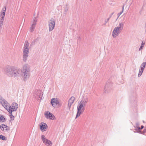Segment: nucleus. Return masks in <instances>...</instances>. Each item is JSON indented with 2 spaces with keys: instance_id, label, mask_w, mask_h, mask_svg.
I'll return each mask as SVG.
<instances>
[{
  "instance_id": "nucleus-1",
  "label": "nucleus",
  "mask_w": 146,
  "mask_h": 146,
  "mask_svg": "<svg viewBox=\"0 0 146 146\" xmlns=\"http://www.w3.org/2000/svg\"><path fill=\"white\" fill-rule=\"evenodd\" d=\"M7 74L10 77H17L21 75V70L14 67H8L5 71Z\"/></svg>"
},
{
  "instance_id": "nucleus-2",
  "label": "nucleus",
  "mask_w": 146,
  "mask_h": 146,
  "mask_svg": "<svg viewBox=\"0 0 146 146\" xmlns=\"http://www.w3.org/2000/svg\"><path fill=\"white\" fill-rule=\"evenodd\" d=\"M30 69L29 66L28 64H24L21 69L22 78L24 81H27L29 78Z\"/></svg>"
},
{
  "instance_id": "nucleus-3",
  "label": "nucleus",
  "mask_w": 146,
  "mask_h": 146,
  "mask_svg": "<svg viewBox=\"0 0 146 146\" xmlns=\"http://www.w3.org/2000/svg\"><path fill=\"white\" fill-rule=\"evenodd\" d=\"M29 44L27 40L25 41L23 47V60L24 62L27 61L29 56Z\"/></svg>"
},
{
  "instance_id": "nucleus-4",
  "label": "nucleus",
  "mask_w": 146,
  "mask_h": 146,
  "mask_svg": "<svg viewBox=\"0 0 146 146\" xmlns=\"http://www.w3.org/2000/svg\"><path fill=\"white\" fill-rule=\"evenodd\" d=\"M124 25V23H120L118 26L115 28L112 33V36L113 38L116 37L120 33L123 29Z\"/></svg>"
},
{
  "instance_id": "nucleus-5",
  "label": "nucleus",
  "mask_w": 146,
  "mask_h": 146,
  "mask_svg": "<svg viewBox=\"0 0 146 146\" xmlns=\"http://www.w3.org/2000/svg\"><path fill=\"white\" fill-rule=\"evenodd\" d=\"M8 109L7 110L9 113L12 112L13 111H16L17 110L18 107V104L15 102H13L10 106V104L9 105Z\"/></svg>"
},
{
  "instance_id": "nucleus-6",
  "label": "nucleus",
  "mask_w": 146,
  "mask_h": 146,
  "mask_svg": "<svg viewBox=\"0 0 146 146\" xmlns=\"http://www.w3.org/2000/svg\"><path fill=\"white\" fill-rule=\"evenodd\" d=\"M88 102V98L87 97L83 98L80 102L79 106L77 107L81 108L82 110H84L85 107Z\"/></svg>"
},
{
  "instance_id": "nucleus-7",
  "label": "nucleus",
  "mask_w": 146,
  "mask_h": 146,
  "mask_svg": "<svg viewBox=\"0 0 146 146\" xmlns=\"http://www.w3.org/2000/svg\"><path fill=\"white\" fill-rule=\"evenodd\" d=\"M0 103L4 108L7 110V109L8 108V107L9 106V104L5 99L1 96H0Z\"/></svg>"
},
{
  "instance_id": "nucleus-8",
  "label": "nucleus",
  "mask_w": 146,
  "mask_h": 146,
  "mask_svg": "<svg viewBox=\"0 0 146 146\" xmlns=\"http://www.w3.org/2000/svg\"><path fill=\"white\" fill-rule=\"evenodd\" d=\"M48 26L49 28V31L50 32L52 31L55 25V21L53 19H51L48 22Z\"/></svg>"
},
{
  "instance_id": "nucleus-9",
  "label": "nucleus",
  "mask_w": 146,
  "mask_h": 146,
  "mask_svg": "<svg viewBox=\"0 0 146 146\" xmlns=\"http://www.w3.org/2000/svg\"><path fill=\"white\" fill-rule=\"evenodd\" d=\"M42 140L45 144L47 146H49L52 145V143L50 141L47 139L44 135H42L41 137Z\"/></svg>"
},
{
  "instance_id": "nucleus-10",
  "label": "nucleus",
  "mask_w": 146,
  "mask_h": 146,
  "mask_svg": "<svg viewBox=\"0 0 146 146\" xmlns=\"http://www.w3.org/2000/svg\"><path fill=\"white\" fill-rule=\"evenodd\" d=\"M42 96L43 94L40 90H37L36 91L34 96L36 99L39 100V98L41 100L42 99Z\"/></svg>"
},
{
  "instance_id": "nucleus-11",
  "label": "nucleus",
  "mask_w": 146,
  "mask_h": 146,
  "mask_svg": "<svg viewBox=\"0 0 146 146\" xmlns=\"http://www.w3.org/2000/svg\"><path fill=\"white\" fill-rule=\"evenodd\" d=\"M110 84L109 82L106 83L104 88V92L105 93H107L110 92L111 90Z\"/></svg>"
},
{
  "instance_id": "nucleus-12",
  "label": "nucleus",
  "mask_w": 146,
  "mask_h": 146,
  "mask_svg": "<svg viewBox=\"0 0 146 146\" xmlns=\"http://www.w3.org/2000/svg\"><path fill=\"white\" fill-rule=\"evenodd\" d=\"M45 117L47 118L53 120L54 119V115L49 111H47L45 113Z\"/></svg>"
},
{
  "instance_id": "nucleus-13",
  "label": "nucleus",
  "mask_w": 146,
  "mask_h": 146,
  "mask_svg": "<svg viewBox=\"0 0 146 146\" xmlns=\"http://www.w3.org/2000/svg\"><path fill=\"white\" fill-rule=\"evenodd\" d=\"M40 129L42 131H44L46 130L47 125L46 124L43 122H41L40 125Z\"/></svg>"
},
{
  "instance_id": "nucleus-14",
  "label": "nucleus",
  "mask_w": 146,
  "mask_h": 146,
  "mask_svg": "<svg viewBox=\"0 0 146 146\" xmlns=\"http://www.w3.org/2000/svg\"><path fill=\"white\" fill-rule=\"evenodd\" d=\"M51 103L52 106L54 107H56V105L58 104H59V101L56 99L55 98H52L51 101Z\"/></svg>"
},
{
  "instance_id": "nucleus-15",
  "label": "nucleus",
  "mask_w": 146,
  "mask_h": 146,
  "mask_svg": "<svg viewBox=\"0 0 146 146\" xmlns=\"http://www.w3.org/2000/svg\"><path fill=\"white\" fill-rule=\"evenodd\" d=\"M75 98L74 96L72 97L69 100L68 105L69 108H70L72 105L73 104Z\"/></svg>"
},
{
  "instance_id": "nucleus-16",
  "label": "nucleus",
  "mask_w": 146,
  "mask_h": 146,
  "mask_svg": "<svg viewBox=\"0 0 146 146\" xmlns=\"http://www.w3.org/2000/svg\"><path fill=\"white\" fill-rule=\"evenodd\" d=\"M0 128L2 131H8L9 130V127L5 124H2L1 125Z\"/></svg>"
},
{
  "instance_id": "nucleus-17",
  "label": "nucleus",
  "mask_w": 146,
  "mask_h": 146,
  "mask_svg": "<svg viewBox=\"0 0 146 146\" xmlns=\"http://www.w3.org/2000/svg\"><path fill=\"white\" fill-rule=\"evenodd\" d=\"M78 111L76 115V118L79 116L84 111V110H82L81 108L77 107Z\"/></svg>"
},
{
  "instance_id": "nucleus-18",
  "label": "nucleus",
  "mask_w": 146,
  "mask_h": 146,
  "mask_svg": "<svg viewBox=\"0 0 146 146\" xmlns=\"http://www.w3.org/2000/svg\"><path fill=\"white\" fill-rule=\"evenodd\" d=\"M146 65V62H143L141 65L140 69L143 70H144V68L145 67Z\"/></svg>"
},
{
  "instance_id": "nucleus-19",
  "label": "nucleus",
  "mask_w": 146,
  "mask_h": 146,
  "mask_svg": "<svg viewBox=\"0 0 146 146\" xmlns=\"http://www.w3.org/2000/svg\"><path fill=\"white\" fill-rule=\"evenodd\" d=\"M36 25H35V24H32L31 25V26L30 28V31L31 32H33L34 30V29H35V27Z\"/></svg>"
},
{
  "instance_id": "nucleus-20",
  "label": "nucleus",
  "mask_w": 146,
  "mask_h": 146,
  "mask_svg": "<svg viewBox=\"0 0 146 146\" xmlns=\"http://www.w3.org/2000/svg\"><path fill=\"white\" fill-rule=\"evenodd\" d=\"M6 121L5 118H4V116L3 115H1V118L0 119V121L1 122H5Z\"/></svg>"
},
{
  "instance_id": "nucleus-21",
  "label": "nucleus",
  "mask_w": 146,
  "mask_h": 146,
  "mask_svg": "<svg viewBox=\"0 0 146 146\" xmlns=\"http://www.w3.org/2000/svg\"><path fill=\"white\" fill-rule=\"evenodd\" d=\"M12 113V112H11V113L10 112L9 113V116L11 120H13L14 119L15 117L13 115Z\"/></svg>"
},
{
  "instance_id": "nucleus-22",
  "label": "nucleus",
  "mask_w": 146,
  "mask_h": 146,
  "mask_svg": "<svg viewBox=\"0 0 146 146\" xmlns=\"http://www.w3.org/2000/svg\"><path fill=\"white\" fill-rule=\"evenodd\" d=\"M6 9V6H5L2 9L1 13H4L5 14Z\"/></svg>"
},
{
  "instance_id": "nucleus-23",
  "label": "nucleus",
  "mask_w": 146,
  "mask_h": 146,
  "mask_svg": "<svg viewBox=\"0 0 146 146\" xmlns=\"http://www.w3.org/2000/svg\"><path fill=\"white\" fill-rule=\"evenodd\" d=\"M144 127V126L143 125H141V128L139 127H138V128H136L135 130L137 132H138L140 131V129H143Z\"/></svg>"
},
{
  "instance_id": "nucleus-24",
  "label": "nucleus",
  "mask_w": 146,
  "mask_h": 146,
  "mask_svg": "<svg viewBox=\"0 0 146 146\" xmlns=\"http://www.w3.org/2000/svg\"><path fill=\"white\" fill-rule=\"evenodd\" d=\"M68 4H67L66 5V6L64 8V12H65V13L68 11Z\"/></svg>"
},
{
  "instance_id": "nucleus-25",
  "label": "nucleus",
  "mask_w": 146,
  "mask_h": 146,
  "mask_svg": "<svg viewBox=\"0 0 146 146\" xmlns=\"http://www.w3.org/2000/svg\"><path fill=\"white\" fill-rule=\"evenodd\" d=\"M124 4L123 6L122 7V11L119 13L118 14V17L117 19L118 18L119 16L123 13L124 10Z\"/></svg>"
},
{
  "instance_id": "nucleus-26",
  "label": "nucleus",
  "mask_w": 146,
  "mask_h": 146,
  "mask_svg": "<svg viewBox=\"0 0 146 146\" xmlns=\"http://www.w3.org/2000/svg\"><path fill=\"white\" fill-rule=\"evenodd\" d=\"M0 139L3 140H7L6 137L5 136L2 135H0Z\"/></svg>"
},
{
  "instance_id": "nucleus-27",
  "label": "nucleus",
  "mask_w": 146,
  "mask_h": 146,
  "mask_svg": "<svg viewBox=\"0 0 146 146\" xmlns=\"http://www.w3.org/2000/svg\"><path fill=\"white\" fill-rule=\"evenodd\" d=\"M143 70L141 69H139V73L138 74V76L139 77L141 76V75Z\"/></svg>"
},
{
  "instance_id": "nucleus-28",
  "label": "nucleus",
  "mask_w": 146,
  "mask_h": 146,
  "mask_svg": "<svg viewBox=\"0 0 146 146\" xmlns=\"http://www.w3.org/2000/svg\"><path fill=\"white\" fill-rule=\"evenodd\" d=\"M37 22V19L36 18H35L33 19V24H35V25L36 24V23Z\"/></svg>"
},
{
  "instance_id": "nucleus-29",
  "label": "nucleus",
  "mask_w": 146,
  "mask_h": 146,
  "mask_svg": "<svg viewBox=\"0 0 146 146\" xmlns=\"http://www.w3.org/2000/svg\"><path fill=\"white\" fill-rule=\"evenodd\" d=\"M145 44V43H143V42H142V44H141V45L140 46V47L139 48V51H140L141 50V49H142L144 46V45Z\"/></svg>"
},
{
  "instance_id": "nucleus-30",
  "label": "nucleus",
  "mask_w": 146,
  "mask_h": 146,
  "mask_svg": "<svg viewBox=\"0 0 146 146\" xmlns=\"http://www.w3.org/2000/svg\"><path fill=\"white\" fill-rule=\"evenodd\" d=\"M5 14L4 13H0V18H4V17L5 16Z\"/></svg>"
},
{
  "instance_id": "nucleus-31",
  "label": "nucleus",
  "mask_w": 146,
  "mask_h": 146,
  "mask_svg": "<svg viewBox=\"0 0 146 146\" xmlns=\"http://www.w3.org/2000/svg\"><path fill=\"white\" fill-rule=\"evenodd\" d=\"M139 123L138 122H137L136 123V128H138V127H139Z\"/></svg>"
},
{
  "instance_id": "nucleus-32",
  "label": "nucleus",
  "mask_w": 146,
  "mask_h": 146,
  "mask_svg": "<svg viewBox=\"0 0 146 146\" xmlns=\"http://www.w3.org/2000/svg\"><path fill=\"white\" fill-rule=\"evenodd\" d=\"M109 19H108L107 20L105 21V23L104 24V25H106L108 22L109 21Z\"/></svg>"
},
{
  "instance_id": "nucleus-33",
  "label": "nucleus",
  "mask_w": 146,
  "mask_h": 146,
  "mask_svg": "<svg viewBox=\"0 0 146 146\" xmlns=\"http://www.w3.org/2000/svg\"><path fill=\"white\" fill-rule=\"evenodd\" d=\"M81 39V38L80 36H77V40L80 41Z\"/></svg>"
},
{
  "instance_id": "nucleus-34",
  "label": "nucleus",
  "mask_w": 146,
  "mask_h": 146,
  "mask_svg": "<svg viewBox=\"0 0 146 146\" xmlns=\"http://www.w3.org/2000/svg\"><path fill=\"white\" fill-rule=\"evenodd\" d=\"M4 20V18H0V21L3 22Z\"/></svg>"
},
{
  "instance_id": "nucleus-35",
  "label": "nucleus",
  "mask_w": 146,
  "mask_h": 146,
  "mask_svg": "<svg viewBox=\"0 0 146 146\" xmlns=\"http://www.w3.org/2000/svg\"><path fill=\"white\" fill-rule=\"evenodd\" d=\"M143 133H145L146 132V128L145 127V128L143 130Z\"/></svg>"
},
{
  "instance_id": "nucleus-36",
  "label": "nucleus",
  "mask_w": 146,
  "mask_h": 146,
  "mask_svg": "<svg viewBox=\"0 0 146 146\" xmlns=\"http://www.w3.org/2000/svg\"><path fill=\"white\" fill-rule=\"evenodd\" d=\"M114 13V12H113L112 13H111V14L110 15V18H111L112 17V15Z\"/></svg>"
},
{
  "instance_id": "nucleus-37",
  "label": "nucleus",
  "mask_w": 146,
  "mask_h": 146,
  "mask_svg": "<svg viewBox=\"0 0 146 146\" xmlns=\"http://www.w3.org/2000/svg\"><path fill=\"white\" fill-rule=\"evenodd\" d=\"M3 22H1L0 21V24L3 25Z\"/></svg>"
},
{
  "instance_id": "nucleus-38",
  "label": "nucleus",
  "mask_w": 146,
  "mask_h": 146,
  "mask_svg": "<svg viewBox=\"0 0 146 146\" xmlns=\"http://www.w3.org/2000/svg\"><path fill=\"white\" fill-rule=\"evenodd\" d=\"M2 25L0 24V28H2Z\"/></svg>"
},
{
  "instance_id": "nucleus-39",
  "label": "nucleus",
  "mask_w": 146,
  "mask_h": 146,
  "mask_svg": "<svg viewBox=\"0 0 146 146\" xmlns=\"http://www.w3.org/2000/svg\"><path fill=\"white\" fill-rule=\"evenodd\" d=\"M33 42H32V43H31V45H32V44H33Z\"/></svg>"
},
{
  "instance_id": "nucleus-40",
  "label": "nucleus",
  "mask_w": 146,
  "mask_h": 146,
  "mask_svg": "<svg viewBox=\"0 0 146 146\" xmlns=\"http://www.w3.org/2000/svg\"><path fill=\"white\" fill-rule=\"evenodd\" d=\"M1 28H0V33L1 32Z\"/></svg>"
},
{
  "instance_id": "nucleus-41",
  "label": "nucleus",
  "mask_w": 146,
  "mask_h": 146,
  "mask_svg": "<svg viewBox=\"0 0 146 146\" xmlns=\"http://www.w3.org/2000/svg\"><path fill=\"white\" fill-rule=\"evenodd\" d=\"M110 17H109V18H108V19H110Z\"/></svg>"
},
{
  "instance_id": "nucleus-42",
  "label": "nucleus",
  "mask_w": 146,
  "mask_h": 146,
  "mask_svg": "<svg viewBox=\"0 0 146 146\" xmlns=\"http://www.w3.org/2000/svg\"><path fill=\"white\" fill-rule=\"evenodd\" d=\"M143 123H144V122H144V121H143Z\"/></svg>"
}]
</instances>
